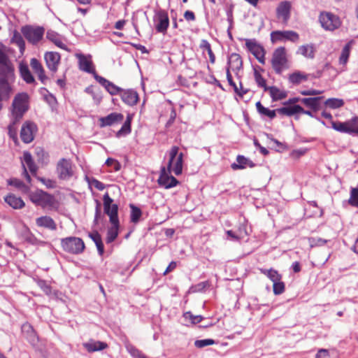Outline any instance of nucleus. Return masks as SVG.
<instances>
[{
  "instance_id": "44",
  "label": "nucleus",
  "mask_w": 358,
  "mask_h": 358,
  "mask_svg": "<svg viewBox=\"0 0 358 358\" xmlns=\"http://www.w3.org/2000/svg\"><path fill=\"white\" fill-rule=\"evenodd\" d=\"M350 52V43H347L342 50L341 56L339 57V63L342 65H345L348 62Z\"/></svg>"
},
{
  "instance_id": "47",
  "label": "nucleus",
  "mask_w": 358,
  "mask_h": 358,
  "mask_svg": "<svg viewBox=\"0 0 358 358\" xmlns=\"http://www.w3.org/2000/svg\"><path fill=\"white\" fill-rule=\"evenodd\" d=\"M344 101L343 99L331 98L325 101V105L331 108L336 109L343 106Z\"/></svg>"
},
{
  "instance_id": "12",
  "label": "nucleus",
  "mask_w": 358,
  "mask_h": 358,
  "mask_svg": "<svg viewBox=\"0 0 358 358\" xmlns=\"http://www.w3.org/2000/svg\"><path fill=\"white\" fill-rule=\"evenodd\" d=\"M299 38V34L294 31H275L271 34V39L273 43L285 41L296 42Z\"/></svg>"
},
{
  "instance_id": "16",
  "label": "nucleus",
  "mask_w": 358,
  "mask_h": 358,
  "mask_svg": "<svg viewBox=\"0 0 358 358\" xmlns=\"http://www.w3.org/2000/svg\"><path fill=\"white\" fill-rule=\"evenodd\" d=\"M76 57L78 59L79 69L81 71L92 74L95 72L90 55L85 56L82 54H78Z\"/></svg>"
},
{
  "instance_id": "18",
  "label": "nucleus",
  "mask_w": 358,
  "mask_h": 358,
  "mask_svg": "<svg viewBox=\"0 0 358 358\" xmlns=\"http://www.w3.org/2000/svg\"><path fill=\"white\" fill-rule=\"evenodd\" d=\"M156 29L158 32L165 33L169 24L168 14L165 11H159L157 14Z\"/></svg>"
},
{
  "instance_id": "46",
  "label": "nucleus",
  "mask_w": 358,
  "mask_h": 358,
  "mask_svg": "<svg viewBox=\"0 0 358 358\" xmlns=\"http://www.w3.org/2000/svg\"><path fill=\"white\" fill-rule=\"evenodd\" d=\"M131 208V221L132 222L136 223L139 221L140 217H141L142 212L141 209L134 204H130Z\"/></svg>"
},
{
  "instance_id": "52",
  "label": "nucleus",
  "mask_w": 358,
  "mask_h": 358,
  "mask_svg": "<svg viewBox=\"0 0 358 358\" xmlns=\"http://www.w3.org/2000/svg\"><path fill=\"white\" fill-rule=\"evenodd\" d=\"M215 343V341L213 339H203V340H196L194 342V345L196 348H202L208 345H213Z\"/></svg>"
},
{
  "instance_id": "37",
  "label": "nucleus",
  "mask_w": 358,
  "mask_h": 358,
  "mask_svg": "<svg viewBox=\"0 0 358 358\" xmlns=\"http://www.w3.org/2000/svg\"><path fill=\"white\" fill-rule=\"evenodd\" d=\"M89 236L96 244L99 255H102L104 251V248L101 235L97 231H94L90 233Z\"/></svg>"
},
{
  "instance_id": "56",
  "label": "nucleus",
  "mask_w": 358,
  "mask_h": 358,
  "mask_svg": "<svg viewBox=\"0 0 358 358\" xmlns=\"http://www.w3.org/2000/svg\"><path fill=\"white\" fill-rule=\"evenodd\" d=\"M327 240L321 238H312L310 245L313 246H322L327 243Z\"/></svg>"
},
{
  "instance_id": "59",
  "label": "nucleus",
  "mask_w": 358,
  "mask_h": 358,
  "mask_svg": "<svg viewBox=\"0 0 358 358\" xmlns=\"http://www.w3.org/2000/svg\"><path fill=\"white\" fill-rule=\"evenodd\" d=\"M38 285L46 294H50L51 293L50 286L48 285L45 281L40 280L38 282Z\"/></svg>"
},
{
  "instance_id": "2",
  "label": "nucleus",
  "mask_w": 358,
  "mask_h": 358,
  "mask_svg": "<svg viewBox=\"0 0 358 358\" xmlns=\"http://www.w3.org/2000/svg\"><path fill=\"white\" fill-rule=\"evenodd\" d=\"M104 213L109 216L111 227L107 231L106 243L113 242L118 236L120 227L119 219L117 216L118 206L113 203V200L106 193L103 197Z\"/></svg>"
},
{
  "instance_id": "5",
  "label": "nucleus",
  "mask_w": 358,
  "mask_h": 358,
  "mask_svg": "<svg viewBox=\"0 0 358 358\" xmlns=\"http://www.w3.org/2000/svg\"><path fill=\"white\" fill-rule=\"evenodd\" d=\"M76 166L70 159L62 158L57 164L56 173L60 180H69L75 175Z\"/></svg>"
},
{
  "instance_id": "38",
  "label": "nucleus",
  "mask_w": 358,
  "mask_h": 358,
  "mask_svg": "<svg viewBox=\"0 0 358 358\" xmlns=\"http://www.w3.org/2000/svg\"><path fill=\"white\" fill-rule=\"evenodd\" d=\"M297 52L306 57L313 59L315 56V48L313 45H301Z\"/></svg>"
},
{
  "instance_id": "35",
  "label": "nucleus",
  "mask_w": 358,
  "mask_h": 358,
  "mask_svg": "<svg viewBox=\"0 0 358 358\" xmlns=\"http://www.w3.org/2000/svg\"><path fill=\"white\" fill-rule=\"evenodd\" d=\"M268 91H269L270 95L273 101L281 100L287 96L286 92L282 91L275 86L268 87Z\"/></svg>"
},
{
  "instance_id": "6",
  "label": "nucleus",
  "mask_w": 358,
  "mask_h": 358,
  "mask_svg": "<svg viewBox=\"0 0 358 358\" xmlns=\"http://www.w3.org/2000/svg\"><path fill=\"white\" fill-rule=\"evenodd\" d=\"M0 79L13 82L14 66L8 56L0 49Z\"/></svg>"
},
{
  "instance_id": "49",
  "label": "nucleus",
  "mask_w": 358,
  "mask_h": 358,
  "mask_svg": "<svg viewBox=\"0 0 358 358\" xmlns=\"http://www.w3.org/2000/svg\"><path fill=\"white\" fill-rule=\"evenodd\" d=\"M348 203L352 206L358 207V187L351 188Z\"/></svg>"
},
{
  "instance_id": "50",
  "label": "nucleus",
  "mask_w": 358,
  "mask_h": 358,
  "mask_svg": "<svg viewBox=\"0 0 358 358\" xmlns=\"http://www.w3.org/2000/svg\"><path fill=\"white\" fill-rule=\"evenodd\" d=\"M273 290L275 295L281 294L285 291V283L281 280L273 282Z\"/></svg>"
},
{
  "instance_id": "14",
  "label": "nucleus",
  "mask_w": 358,
  "mask_h": 358,
  "mask_svg": "<svg viewBox=\"0 0 358 358\" xmlns=\"http://www.w3.org/2000/svg\"><path fill=\"white\" fill-rule=\"evenodd\" d=\"M292 5L289 1H282L279 3L276 9L277 17L282 20V22L287 24L290 17Z\"/></svg>"
},
{
  "instance_id": "62",
  "label": "nucleus",
  "mask_w": 358,
  "mask_h": 358,
  "mask_svg": "<svg viewBox=\"0 0 358 358\" xmlns=\"http://www.w3.org/2000/svg\"><path fill=\"white\" fill-rule=\"evenodd\" d=\"M94 78L95 80L99 82L102 86L105 87L106 85L108 83L109 80H106V78L97 75L96 73V71L93 73Z\"/></svg>"
},
{
  "instance_id": "34",
  "label": "nucleus",
  "mask_w": 358,
  "mask_h": 358,
  "mask_svg": "<svg viewBox=\"0 0 358 358\" xmlns=\"http://www.w3.org/2000/svg\"><path fill=\"white\" fill-rule=\"evenodd\" d=\"M308 80V75L301 72L295 71L289 76V83L294 85H299L301 83Z\"/></svg>"
},
{
  "instance_id": "57",
  "label": "nucleus",
  "mask_w": 358,
  "mask_h": 358,
  "mask_svg": "<svg viewBox=\"0 0 358 358\" xmlns=\"http://www.w3.org/2000/svg\"><path fill=\"white\" fill-rule=\"evenodd\" d=\"M89 183L91 185H93L98 190H103L105 188L104 184L95 178H92L90 181H89Z\"/></svg>"
},
{
  "instance_id": "1",
  "label": "nucleus",
  "mask_w": 358,
  "mask_h": 358,
  "mask_svg": "<svg viewBox=\"0 0 358 358\" xmlns=\"http://www.w3.org/2000/svg\"><path fill=\"white\" fill-rule=\"evenodd\" d=\"M29 96L27 93L17 94L12 103L11 122L8 125V134L10 137L15 138L17 131V123L22 118L25 112L28 110Z\"/></svg>"
},
{
  "instance_id": "20",
  "label": "nucleus",
  "mask_w": 358,
  "mask_h": 358,
  "mask_svg": "<svg viewBox=\"0 0 358 358\" xmlns=\"http://www.w3.org/2000/svg\"><path fill=\"white\" fill-rule=\"evenodd\" d=\"M120 95L122 100L129 106H134L138 101V94L133 90H122Z\"/></svg>"
},
{
  "instance_id": "54",
  "label": "nucleus",
  "mask_w": 358,
  "mask_h": 358,
  "mask_svg": "<svg viewBox=\"0 0 358 358\" xmlns=\"http://www.w3.org/2000/svg\"><path fill=\"white\" fill-rule=\"evenodd\" d=\"M106 164L112 167L115 171H119L121 168L120 164L113 158H108L106 161Z\"/></svg>"
},
{
  "instance_id": "40",
  "label": "nucleus",
  "mask_w": 358,
  "mask_h": 358,
  "mask_svg": "<svg viewBox=\"0 0 358 358\" xmlns=\"http://www.w3.org/2000/svg\"><path fill=\"white\" fill-rule=\"evenodd\" d=\"M132 120V115H128L125 122L122 126L121 129L117 132L116 136L120 137L122 135H126L131 132V122Z\"/></svg>"
},
{
  "instance_id": "13",
  "label": "nucleus",
  "mask_w": 358,
  "mask_h": 358,
  "mask_svg": "<svg viewBox=\"0 0 358 358\" xmlns=\"http://www.w3.org/2000/svg\"><path fill=\"white\" fill-rule=\"evenodd\" d=\"M170 173H169L168 169L166 170L165 167L162 168L158 182L166 189L175 187L178 183V181L176 178L172 176H169Z\"/></svg>"
},
{
  "instance_id": "22",
  "label": "nucleus",
  "mask_w": 358,
  "mask_h": 358,
  "mask_svg": "<svg viewBox=\"0 0 358 358\" xmlns=\"http://www.w3.org/2000/svg\"><path fill=\"white\" fill-rule=\"evenodd\" d=\"M83 345L88 352L100 351L108 347L106 343L94 340H90L88 342L84 343Z\"/></svg>"
},
{
  "instance_id": "25",
  "label": "nucleus",
  "mask_w": 358,
  "mask_h": 358,
  "mask_svg": "<svg viewBox=\"0 0 358 358\" xmlns=\"http://www.w3.org/2000/svg\"><path fill=\"white\" fill-rule=\"evenodd\" d=\"M30 65L35 73L38 75V79L44 83L48 78L45 75L44 69L39 61L36 58H32L31 59Z\"/></svg>"
},
{
  "instance_id": "8",
  "label": "nucleus",
  "mask_w": 358,
  "mask_h": 358,
  "mask_svg": "<svg viewBox=\"0 0 358 358\" xmlns=\"http://www.w3.org/2000/svg\"><path fill=\"white\" fill-rule=\"evenodd\" d=\"M29 197L34 203L43 208L52 207L55 201V199L51 194L43 190H36L31 192Z\"/></svg>"
},
{
  "instance_id": "60",
  "label": "nucleus",
  "mask_w": 358,
  "mask_h": 358,
  "mask_svg": "<svg viewBox=\"0 0 358 358\" xmlns=\"http://www.w3.org/2000/svg\"><path fill=\"white\" fill-rule=\"evenodd\" d=\"M322 91L317 90H302L300 92V93L302 95L304 96H313V95H318L322 94Z\"/></svg>"
},
{
  "instance_id": "39",
  "label": "nucleus",
  "mask_w": 358,
  "mask_h": 358,
  "mask_svg": "<svg viewBox=\"0 0 358 358\" xmlns=\"http://www.w3.org/2000/svg\"><path fill=\"white\" fill-rule=\"evenodd\" d=\"M23 158H24V162L26 164V165L27 166V167L29 168L30 172L33 175L36 174L38 168L32 159L31 155L28 152H25L24 153Z\"/></svg>"
},
{
  "instance_id": "53",
  "label": "nucleus",
  "mask_w": 358,
  "mask_h": 358,
  "mask_svg": "<svg viewBox=\"0 0 358 358\" xmlns=\"http://www.w3.org/2000/svg\"><path fill=\"white\" fill-rule=\"evenodd\" d=\"M184 317L185 319H189L192 324H198L203 320L201 315H193L190 312L185 313Z\"/></svg>"
},
{
  "instance_id": "3",
  "label": "nucleus",
  "mask_w": 358,
  "mask_h": 358,
  "mask_svg": "<svg viewBox=\"0 0 358 358\" xmlns=\"http://www.w3.org/2000/svg\"><path fill=\"white\" fill-rule=\"evenodd\" d=\"M271 65L277 74H281L284 69H288V60L284 47L276 48L272 56Z\"/></svg>"
},
{
  "instance_id": "7",
  "label": "nucleus",
  "mask_w": 358,
  "mask_h": 358,
  "mask_svg": "<svg viewBox=\"0 0 358 358\" xmlns=\"http://www.w3.org/2000/svg\"><path fill=\"white\" fill-rule=\"evenodd\" d=\"M62 248L69 253L80 254L85 249L83 240L78 237L71 236L62 238L61 241Z\"/></svg>"
},
{
  "instance_id": "26",
  "label": "nucleus",
  "mask_w": 358,
  "mask_h": 358,
  "mask_svg": "<svg viewBox=\"0 0 358 358\" xmlns=\"http://www.w3.org/2000/svg\"><path fill=\"white\" fill-rule=\"evenodd\" d=\"M236 162L237 163H234L231 164V168L233 170L243 169L247 166L251 168L255 166V164L252 161L242 155H238L237 157Z\"/></svg>"
},
{
  "instance_id": "42",
  "label": "nucleus",
  "mask_w": 358,
  "mask_h": 358,
  "mask_svg": "<svg viewBox=\"0 0 358 358\" xmlns=\"http://www.w3.org/2000/svg\"><path fill=\"white\" fill-rule=\"evenodd\" d=\"M256 108L260 114L266 115L271 119L274 118L276 115L277 110H269L268 108L264 107L259 101L257 102Z\"/></svg>"
},
{
  "instance_id": "41",
  "label": "nucleus",
  "mask_w": 358,
  "mask_h": 358,
  "mask_svg": "<svg viewBox=\"0 0 358 358\" xmlns=\"http://www.w3.org/2000/svg\"><path fill=\"white\" fill-rule=\"evenodd\" d=\"M260 271L262 273L266 275L272 282H275L278 280H280L282 276L278 272L274 269H264L261 268Z\"/></svg>"
},
{
  "instance_id": "51",
  "label": "nucleus",
  "mask_w": 358,
  "mask_h": 358,
  "mask_svg": "<svg viewBox=\"0 0 358 358\" xmlns=\"http://www.w3.org/2000/svg\"><path fill=\"white\" fill-rule=\"evenodd\" d=\"M106 90L112 95H115L121 92L122 90L115 85L113 83L108 81V83L104 87Z\"/></svg>"
},
{
  "instance_id": "19",
  "label": "nucleus",
  "mask_w": 358,
  "mask_h": 358,
  "mask_svg": "<svg viewBox=\"0 0 358 358\" xmlns=\"http://www.w3.org/2000/svg\"><path fill=\"white\" fill-rule=\"evenodd\" d=\"M242 65L241 56L238 54L232 53L229 57L227 69H229V71L231 70L237 74L242 68Z\"/></svg>"
},
{
  "instance_id": "63",
  "label": "nucleus",
  "mask_w": 358,
  "mask_h": 358,
  "mask_svg": "<svg viewBox=\"0 0 358 358\" xmlns=\"http://www.w3.org/2000/svg\"><path fill=\"white\" fill-rule=\"evenodd\" d=\"M184 17L187 21H194L196 19L194 13L191 10H186L184 13Z\"/></svg>"
},
{
  "instance_id": "23",
  "label": "nucleus",
  "mask_w": 358,
  "mask_h": 358,
  "mask_svg": "<svg viewBox=\"0 0 358 358\" xmlns=\"http://www.w3.org/2000/svg\"><path fill=\"white\" fill-rule=\"evenodd\" d=\"M10 81L0 79V101L8 100L12 93Z\"/></svg>"
},
{
  "instance_id": "4",
  "label": "nucleus",
  "mask_w": 358,
  "mask_h": 358,
  "mask_svg": "<svg viewBox=\"0 0 358 358\" xmlns=\"http://www.w3.org/2000/svg\"><path fill=\"white\" fill-rule=\"evenodd\" d=\"M178 147L173 146L169 152V160L167 165L169 173L173 171L176 176H179L182 171L183 154H178Z\"/></svg>"
},
{
  "instance_id": "58",
  "label": "nucleus",
  "mask_w": 358,
  "mask_h": 358,
  "mask_svg": "<svg viewBox=\"0 0 358 358\" xmlns=\"http://www.w3.org/2000/svg\"><path fill=\"white\" fill-rule=\"evenodd\" d=\"M350 127H351L352 134L355 133L358 134V117L350 121Z\"/></svg>"
},
{
  "instance_id": "15",
  "label": "nucleus",
  "mask_w": 358,
  "mask_h": 358,
  "mask_svg": "<svg viewBox=\"0 0 358 358\" xmlns=\"http://www.w3.org/2000/svg\"><path fill=\"white\" fill-rule=\"evenodd\" d=\"M124 120V115L122 113H112L106 117H100L99 121L101 127L113 126L121 123Z\"/></svg>"
},
{
  "instance_id": "31",
  "label": "nucleus",
  "mask_w": 358,
  "mask_h": 358,
  "mask_svg": "<svg viewBox=\"0 0 358 358\" xmlns=\"http://www.w3.org/2000/svg\"><path fill=\"white\" fill-rule=\"evenodd\" d=\"M322 99V96L303 98L301 99V102L306 106L309 107L314 110H317L320 108V101Z\"/></svg>"
},
{
  "instance_id": "36",
  "label": "nucleus",
  "mask_w": 358,
  "mask_h": 358,
  "mask_svg": "<svg viewBox=\"0 0 358 358\" xmlns=\"http://www.w3.org/2000/svg\"><path fill=\"white\" fill-rule=\"evenodd\" d=\"M331 126L334 129L338 131L352 134L351 127H350V122H331Z\"/></svg>"
},
{
  "instance_id": "28",
  "label": "nucleus",
  "mask_w": 358,
  "mask_h": 358,
  "mask_svg": "<svg viewBox=\"0 0 358 358\" xmlns=\"http://www.w3.org/2000/svg\"><path fill=\"white\" fill-rule=\"evenodd\" d=\"M227 79L229 84L233 87L234 92L240 96L243 97L244 94H247L248 90L247 89H244L242 86L241 83H240V87H238L236 84L234 82L232 79V76L231 75L229 69H227Z\"/></svg>"
},
{
  "instance_id": "30",
  "label": "nucleus",
  "mask_w": 358,
  "mask_h": 358,
  "mask_svg": "<svg viewBox=\"0 0 358 358\" xmlns=\"http://www.w3.org/2000/svg\"><path fill=\"white\" fill-rule=\"evenodd\" d=\"M46 37L48 40L53 42L57 47L62 49H66V45L63 43L62 37L57 32L49 30L47 32Z\"/></svg>"
},
{
  "instance_id": "24",
  "label": "nucleus",
  "mask_w": 358,
  "mask_h": 358,
  "mask_svg": "<svg viewBox=\"0 0 358 358\" xmlns=\"http://www.w3.org/2000/svg\"><path fill=\"white\" fill-rule=\"evenodd\" d=\"M245 45L248 50L255 56H260L264 51L263 47L260 45L255 39H246Z\"/></svg>"
},
{
  "instance_id": "48",
  "label": "nucleus",
  "mask_w": 358,
  "mask_h": 358,
  "mask_svg": "<svg viewBox=\"0 0 358 358\" xmlns=\"http://www.w3.org/2000/svg\"><path fill=\"white\" fill-rule=\"evenodd\" d=\"M254 77L257 85L260 87L264 88V91H268V87L266 86V80L262 77L261 73L256 69L254 71Z\"/></svg>"
},
{
  "instance_id": "33",
  "label": "nucleus",
  "mask_w": 358,
  "mask_h": 358,
  "mask_svg": "<svg viewBox=\"0 0 358 358\" xmlns=\"http://www.w3.org/2000/svg\"><path fill=\"white\" fill-rule=\"evenodd\" d=\"M299 110H302V107L299 105H294L289 107H282L277 109L279 114L283 115L291 116L296 113H299Z\"/></svg>"
},
{
  "instance_id": "32",
  "label": "nucleus",
  "mask_w": 358,
  "mask_h": 358,
  "mask_svg": "<svg viewBox=\"0 0 358 358\" xmlns=\"http://www.w3.org/2000/svg\"><path fill=\"white\" fill-rule=\"evenodd\" d=\"M20 73L22 78L27 83H32L34 82V78L31 75L28 66L27 64H20Z\"/></svg>"
},
{
  "instance_id": "43",
  "label": "nucleus",
  "mask_w": 358,
  "mask_h": 358,
  "mask_svg": "<svg viewBox=\"0 0 358 358\" xmlns=\"http://www.w3.org/2000/svg\"><path fill=\"white\" fill-rule=\"evenodd\" d=\"M8 183L10 185L15 186L23 193H27L29 191V186L17 178H11L8 180Z\"/></svg>"
},
{
  "instance_id": "9",
  "label": "nucleus",
  "mask_w": 358,
  "mask_h": 358,
  "mask_svg": "<svg viewBox=\"0 0 358 358\" xmlns=\"http://www.w3.org/2000/svg\"><path fill=\"white\" fill-rule=\"evenodd\" d=\"M319 20L321 26L326 30L334 31L338 29L341 25L339 17L329 12H322L320 13Z\"/></svg>"
},
{
  "instance_id": "45",
  "label": "nucleus",
  "mask_w": 358,
  "mask_h": 358,
  "mask_svg": "<svg viewBox=\"0 0 358 358\" xmlns=\"http://www.w3.org/2000/svg\"><path fill=\"white\" fill-rule=\"evenodd\" d=\"M200 48L207 51L210 58V62L212 64H214L215 62V56L213 52L210 44L206 40H202L200 44Z\"/></svg>"
},
{
  "instance_id": "17",
  "label": "nucleus",
  "mask_w": 358,
  "mask_h": 358,
  "mask_svg": "<svg viewBox=\"0 0 358 358\" xmlns=\"http://www.w3.org/2000/svg\"><path fill=\"white\" fill-rule=\"evenodd\" d=\"M45 60L48 68L52 72H56L60 61V55L55 52L45 54Z\"/></svg>"
},
{
  "instance_id": "55",
  "label": "nucleus",
  "mask_w": 358,
  "mask_h": 358,
  "mask_svg": "<svg viewBox=\"0 0 358 358\" xmlns=\"http://www.w3.org/2000/svg\"><path fill=\"white\" fill-rule=\"evenodd\" d=\"M38 180L41 181L43 185H45L48 188H54L55 187V182L50 179H45L43 178H38Z\"/></svg>"
},
{
  "instance_id": "29",
  "label": "nucleus",
  "mask_w": 358,
  "mask_h": 358,
  "mask_svg": "<svg viewBox=\"0 0 358 358\" xmlns=\"http://www.w3.org/2000/svg\"><path fill=\"white\" fill-rule=\"evenodd\" d=\"M22 331L26 338L30 342L34 343L36 341V336L34 330L31 324L24 323L22 326Z\"/></svg>"
},
{
  "instance_id": "27",
  "label": "nucleus",
  "mask_w": 358,
  "mask_h": 358,
  "mask_svg": "<svg viewBox=\"0 0 358 358\" xmlns=\"http://www.w3.org/2000/svg\"><path fill=\"white\" fill-rule=\"evenodd\" d=\"M5 201L12 208L20 209L24 207V203L20 197H17L13 194H9L4 198Z\"/></svg>"
},
{
  "instance_id": "10",
  "label": "nucleus",
  "mask_w": 358,
  "mask_h": 358,
  "mask_svg": "<svg viewBox=\"0 0 358 358\" xmlns=\"http://www.w3.org/2000/svg\"><path fill=\"white\" fill-rule=\"evenodd\" d=\"M44 31L41 27L25 26L22 29L24 38L32 44H36L42 39Z\"/></svg>"
},
{
  "instance_id": "64",
  "label": "nucleus",
  "mask_w": 358,
  "mask_h": 358,
  "mask_svg": "<svg viewBox=\"0 0 358 358\" xmlns=\"http://www.w3.org/2000/svg\"><path fill=\"white\" fill-rule=\"evenodd\" d=\"M131 355L134 358H147L143 354H142L138 350L132 348L130 350Z\"/></svg>"
},
{
  "instance_id": "11",
  "label": "nucleus",
  "mask_w": 358,
  "mask_h": 358,
  "mask_svg": "<svg viewBox=\"0 0 358 358\" xmlns=\"http://www.w3.org/2000/svg\"><path fill=\"white\" fill-rule=\"evenodd\" d=\"M36 131V124L31 121H27L22 127L20 138L24 143H29L34 140Z\"/></svg>"
},
{
  "instance_id": "21",
  "label": "nucleus",
  "mask_w": 358,
  "mask_h": 358,
  "mask_svg": "<svg viewBox=\"0 0 358 358\" xmlns=\"http://www.w3.org/2000/svg\"><path fill=\"white\" fill-rule=\"evenodd\" d=\"M36 224L38 227H44L52 231L57 229L55 222L49 216H41L36 218Z\"/></svg>"
},
{
  "instance_id": "61",
  "label": "nucleus",
  "mask_w": 358,
  "mask_h": 358,
  "mask_svg": "<svg viewBox=\"0 0 358 358\" xmlns=\"http://www.w3.org/2000/svg\"><path fill=\"white\" fill-rule=\"evenodd\" d=\"M316 358H331L329 355V352L327 350L321 349L320 350L317 355Z\"/></svg>"
}]
</instances>
